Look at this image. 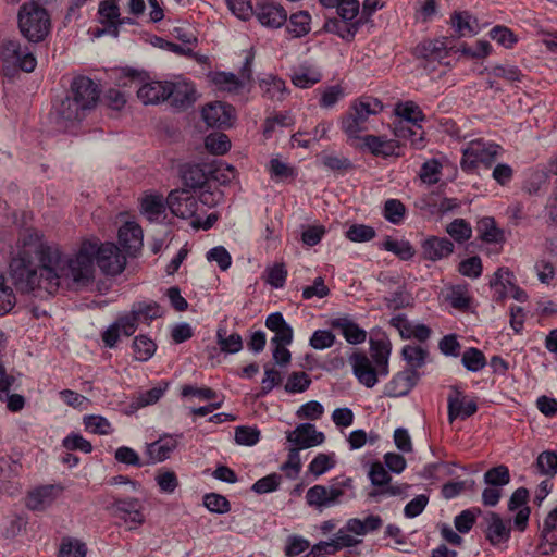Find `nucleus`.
Masks as SVG:
<instances>
[{
    "label": "nucleus",
    "instance_id": "obj_1",
    "mask_svg": "<svg viewBox=\"0 0 557 557\" xmlns=\"http://www.w3.org/2000/svg\"><path fill=\"white\" fill-rule=\"evenodd\" d=\"M95 261L104 274L117 275L126 264L125 257L113 243L98 245L84 242L78 251L69 257L54 244L38 240L34 249L26 247L10 262V276L23 293L54 295L63 283L85 286L94 278Z\"/></svg>",
    "mask_w": 557,
    "mask_h": 557
},
{
    "label": "nucleus",
    "instance_id": "obj_2",
    "mask_svg": "<svg viewBox=\"0 0 557 557\" xmlns=\"http://www.w3.org/2000/svg\"><path fill=\"white\" fill-rule=\"evenodd\" d=\"M18 28L30 42L42 41L50 32V16L45 8L35 1L23 3L17 14Z\"/></svg>",
    "mask_w": 557,
    "mask_h": 557
},
{
    "label": "nucleus",
    "instance_id": "obj_3",
    "mask_svg": "<svg viewBox=\"0 0 557 557\" xmlns=\"http://www.w3.org/2000/svg\"><path fill=\"white\" fill-rule=\"evenodd\" d=\"M383 110V104L375 98H361L354 102L349 111L343 116L341 127L350 139H359V134L367 131V122L371 115Z\"/></svg>",
    "mask_w": 557,
    "mask_h": 557
},
{
    "label": "nucleus",
    "instance_id": "obj_4",
    "mask_svg": "<svg viewBox=\"0 0 557 557\" xmlns=\"http://www.w3.org/2000/svg\"><path fill=\"white\" fill-rule=\"evenodd\" d=\"M354 484L351 478H337L329 485L317 484L306 493V502L310 507L324 509L342 503L348 492L352 494Z\"/></svg>",
    "mask_w": 557,
    "mask_h": 557
},
{
    "label": "nucleus",
    "instance_id": "obj_5",
    "mask_svg": "<svg viewBox=\"0 0 557 557\" xmlns=\"http://www.w3.org/2000/svg\"><path fill=\"white\" fill-rule=\"evenodd\" d=\"M0 61L8 76L18 70L30 73L37 65L33 50L16 39L7 40L1 45Z\"/></svg>",
    "mask_w": 557,
    "mask_h": 557
},
{
    "label": "nucleus",
    "instance_id": "obj_6",
    "mask_svg": "<svg viewBox=\"0 0 557 557\" xmlns=\"http://www.w3.org/2000/svg\"><path fill=\"white\" fill-rule=\"evenodd\" d=\"M500 151L502 147L497 144L482 139L472 140L462 149L461 169L470 172L481 164L490 168L496 161Z\"/></svg>",
    "mask_w": 557,
    "mask_h": 557
},
{
    "label": "nucleus",
    "instance_id": "obj_7",
    "mask_svg": "<svg viewBox=\"0 0 557 557\" xmlns=\"http://www.w3.org/2000/svg\"><path fill=\"white\" fill-rule=\"evenodd\" d=\"M69 96L75 99L87 112L92 110L100 96L98 85L87 76L75 77L70 87Z\"/></svg>",
    "mask_w": 557,
    "mask_h": 557
},
{
    "label": "nucleus",
    "instance_id": "obj_8",
    "mask_svg": "<svg viewBox=\"0 0 557 557\" xmlns=\"http://www.w3.org/2000/svg\"><path fill=\"white\" fill-rule=\"evenodd\" d=\"M252 81L251 59L246 58L244 66L240 72V77L233 73L218 72L213 75L212 82L214 85L225 91L238 94Z\"/></svg>",
    "mask_w": 557,
    "mask_h": 557
},
{
    "label": "nucleus",
    "instance_id": "obj_9",
    "mask_svg": "<svg viewBox=\"0 0 557 557\" xmlns=\"http://www.w3.org/2000/svg\"><path fill=\"white\" fill-rule=\"evenodd\" d=\"M286 440L298 450L321 445L325 441L323 432L317 431L311 423H300L286 433Z\"/></svg>",
    "mask_w": 557,
    "mask_h": 557
},
{
    "label": "nucleus",
    "instance_id": "obj_10",
    "mask_svg": "<svg viewBox=\"0 0 557 557\" xmlns=\"http://www.w3.org/2000/svg\"><path fill=\"white\" fill-rule=\"evenodd\" d=\"M166 205L174 215L182 219H191L198 211V199L186 189L172 190Z\"/></svg>",
    "mask_w": 557,
    "mask_h": 557
},
{
    "label": "nucleus",
    "instance_id": "obj_11",
    "mask_svg": "<svg viewBox=\"0 0 557 557\" xmlns=\"http://www.w3.org/2000/svg\"><path fill=\"white\" fill-rule=\"evenodd\" d=\"M138 321L132 311L121 314L102 334V341L107 347L113 348L121 334L131 336L135 333Z\"/></svg>",
    "mask_w": 557,
    "mask_h": 557
},
{
    "label": "nucleus",
    "instance_id": "obj_12",
    "mask_svg": "<svg viewBox=\"0 0 557 557\" xmlns=\"http://www.w3.org/2000/svg\"><path fill=\"white\" fill-rule=\"evenodd\" d=\"M202 117L211 127H230L235 120V109L224 102H213L202 109Z\"/></svg>",
    "mask_w": 557,
    "mask_h": 557
},
{
    "label": "nucleus",
    "instance_id": "obj_13",
    "mask_svg": "<svg viewBox=\"0 0 557 557\" xmlns=\"http://www.w3.org/2000/svg\"><path fill=\"white\" fill-rule=\"evenodd\" d=\"M115 516L127 523L129 529H136L145 521L141 512L143 506L137 498L128 497L124 499H115L113 503Z\"/></svg>",
    "mask_w": 557,
    "mask_h": 557
},
{
    "label": "nucleus",
    "instance_id": "obj_14",
    "mask_svg": "<svg viewBox=\"0 0 557 557\" xmlns=\"http://www.w3.org/2000/svg\"><path fill=\"white\" fill-rule=\"evenodd\" d=\"M180 435L164 434L159 440L146 445V455L148 457L147 465L162 462L170 458L171 454L176 449Z\"/></svg>",
    "mask_w": 557,
    "mask_h": 557
},
{
    "label": "nucleus",
    "instance_id": "obj_15",
    "mask_svg": "<svg viewBox=\"0 0 557 557\" xmlns=\"http://www.w3.org/2000/svg\"><path fill=\"white\" fill-rule=\"evenodd\" d=\"M253 14L262 26L271 29L281 28L287 22L286 10L274 2L258 4Z\"/></svg>",
    "mask_w": 557,
    "mask_h": 557
},
{
    "label": "nucleus",
    "instance_id": "obj_16",
    "mask_svg": "<svg viewBox=\"0 0 557 557\" xmlns=\"http://www.w3.org/2000/svg\"><path fill=\"white\" fill-rule=\"evenodd\" d=\"M54 112L57 123L63 128L82 121L87 114V111L69 95L54 106Z\"/></svg>",
    "mask_w": 557,
    "mask_h": 557
},
{
    "label": "nucleus",
    "instance_id": "obj_17",
    "mask_svg": "<svg viewBox=\"0 0 557 557\" xmlns=\"http://www.w3.org/2000/svg\"><path fill=\"white\" fill-rule=\"evenodd\" d=\"M349 363L360 384L371 388L377 383L376 370L366 354L354 352L349 357Z\"/></svg>",
    "mask_w": 557,
    "mask_h": 557
},
{
    "label": "nucleus",
    "instance_id": "obj_18",
    "mask_svg": "<svg viewBox=\"0 0 557 557\" xmlns=\"http://www.w3.org/2000/svg\"><path fill=\"white\" fill-rule=\"evenodd\" d=\"M422 257L425 260L438 261L454 252V244L446 237L429 236L421 243Z\"/></svg>",
    "mask_w": 557,
    "mask_h": 557
},
{
    "label": "nucleus",
    "instance_id": "obj_19",
    "mask_svg": "<svg viewBox=\"0 0 557 557\" xmlns=\"http://www.w3.org/2000/svg\"><path fill=\"white\" fill-rule=\"evenodd\" d=\"M119 244L123 250L135 256L143 248V230L135 222H126L119 230Z\"/></svg>",
    "mask_w": 557,
    "mask_h": 557
},
{
    "label": "nucleus",
    "instance_id": "obj_20",
    "mask_svg": "<svg viewBox=\"0 0 557 557\" xmlns=\"http://www.w3.org/2000/svg\"><path fill=\"white\" fill-rule=\"evenodd\" d=\"M169 99L176 109H186L196 101V90L193 84L177 82L168 84Z\"/></svg>",
    "mask_w": 557,
    "mask_h": 557
},
{
    "label": "nucleus",
    "instance_id": "obj_21",
    "mask_svg": "<svg viewBox=\"0 0 557 557\" xmlns=\"http://www.w3.org/2000/svg\"><path fill=\"white\" fill-rule=\"evenodd\" d=\"M169 82L152 81L143 84L137 90L138 99L145 104H157L169 99Z\"/></svg>",
    "mask_w": 557,
    "mask_h": 557
},
{
    "label": "nucleus",
    "instance_id": "obj_22",
    "mask_svg": "<svg viewBox=\"0 0 557 557\" xmlns=\"http://www.w3.org/2000/svg\"><path fill=\"white\" fill-rule=\"evenodd\" d=\"M419 379L418 372L401 371L386 385V395L389 397L406 396L416 386Z\"/></svg>",
    "mask_w": 557,
    "mask_h": 557
},
{
    "label": "nucleus",
    "instance_id": "obj_23",
    "mask_svg": "<svg viewBox=\"0 0 557 557\" xmlns=\"http://www.w3.org/2000/svg\"><path fill=\"white\" fill-rule=\"evenodd\" d=\"M210 178V165L186 164L182 168V180L190 189H201Z\"/></svg>",
    "mask_w": 557,
    "mask_h": 557
},
{
    "label": "nucleus",
    "instance_id": "obj_24",
    "mask_svg": "<svg viewBox=\"0 0 557 557\" xmlns=\"http://www.w3.org/2000/svg\"><path fill=\"white\" fill-rule=\"evenodd\" d=\"M333 329L339 330L344 338L352 345L361 344L367 338V332L355 323L348 315L331 320Z\"/></svg>",
    "mask_w": 557,
    "mask_h": 557
},
{
    "label": "nucleus",
    "instance_id": "obj_25",
    "mask_svg": "<svg viewBox=\"0 0 557 557\" xmlns=\"http://www.w3.org/2000/svg\"><path fill=\"white\" fill-rule=\"evenodd\" d=\"M61 490L54 485L37 487L28 494L26 505L30 510H44L54 502L57 493Z\"/></svg>",
    "mask_w": 557,
    "mask_h": 557
},
{
    "label": "nucleus",
    "instance_id": "obj_26",
    "mask_svg": "<svg viewBox=\"0 0 557 557\" xmlns=\"http://www.w3.org/2000/svg\"><path fill=\"white\" fill-rule=\"evenodd\" d=\"M99 15H100V22L102 24H108L109 29H101L98 30L97 35L100 36L104 33H109L113 35L114 37H117L119 35V25L124 24V21L120 20V9L116 3L110 2L108 0L102 1L99 4Z\"/></svg>",
    "mask_w": 557,
    "mask_h": 557
},
{
    "label": "nucleus",
    "instance_id": "obj_27",
    "mask_svg": "<svg viewBox=\"0 0 557 557\" xmlns=\"http://www.w3.org/2000/svg\"><path fill=\"white\" fill-rule=\"evenodd\" d=\"M362 141V149H367L373 156L391 157L395 154L397 145L392 139L382 136L366 135L359 138Z\"/></svg>",
    "mask_w": 557,
    "mask_h": 557
},
{
    "label": "nucleus",
    "instance_id": "obj_28",
    "mask_svg": "<svg viewBox=\"0 0 557 557\" xmlns=\"http://www.w3.org/2000/svg\"><path fill=\"white\" fill-rule=\"evenodd\" d=\"M478 411L474 400H466L460 395L448 397V420L450 423L457 418L467 419Z\"/></svg>",
    "mask_w": 557,
    "mask_h": 557
},
{
    "label": "nucleus",
    "instance_id": "obj_29",
    "mask_svg": "<svg viewBox=\"0 0 557 557\" xmlns=\"http://www.w3.org/2000/svg\"><path fill=\"white\" fill-rule=\"evenodd\" d=\"M166 202L160 195H147L141 200V213L149 222H160L165 218Z\"/></svg>",
    "mask_w": 557,
    "mask_h": 557
},
{
    "label": "nucleus",
    "instance_id": "obj_30",
    "mask_svg": "<svg viewBox=\"0 0 557 557\" xmlns=\"http://www.w3.org/2000/svg\"><path fill=\"white\" fill-rule=\"evenodd\" d=\"M132 313L138 321V323L149 324L152 320H156L163 314L162 307L153 300L134 302L131 308Z\"/></svg>",
    "mask_w": 557,
    "mask_h": 557
},
{
    "label": "nucleus",
    "instance_id": "obj_31",
    "mask_svg": "<svg viewBox=\"0 0 557 557\" xmlns=\"http://www.w3.org/2000/svg\"><path fill=\"white\" fill-rule=\"evenodd\" d=\"M401 357L408 367L405 371L418 372L425 364L429 351L421 346L408 344L403 347Z\"/></svg>",
    "mask_w": 557,
    "mask_h": 557
},
{
    "label": "nucleus",
    "instance_id": "obj_32",
    "mask_svg": "<svg viewBox=\"0 0 557 557\" xmlns=\"http://www.w3.org/2000/svg\"><path fill=\"white\" fill-rule=\"evenodd\" d=\"M395 114L400 117L399 122L410 123L414 127L420 128V123L425 120L420 107L413 101H405L397 103L395 107Z\"/></svg>",
    "mask_w": 557,
    "mask_h": 557
},
{
    "label": "nucleus",
    "instance_id": "obj_33",
    "mask_svg": "<svg viewBox=\"0 0 557 557\" xmlns=\"http://www.w3.org/2000/svg\"><path fill=\"white\" fill-rule=\"evenodd\" d=\"M487 523L486 537L491 544L496 545L509 539L510 530L496 512L488 513Z\"/></svg>",
    "mask_w": 557,
    "mask_h": 557
},
{
    "label": "nucleus",
    "instance_id": "obj_34",
    "mask_svg": "<svg viewBox=\"0 0 557 557\" xmlns=\"http://www.w3.org/2000/svg\"><path fill=\"white\" fill-rule=\"evenodd\" d=\"M476 230L479 237L485 243H503L505 242L504 231L496 226V222L492 216H484L478 222Z\"/></svg>",
    "mask_w": 557,
    "mask_h": 557
},
{
    "label": "nucleus",
    "instance_id": "obj_35",
    "mask_svg": "<svg viewBox=\"0 0 557 557\" xmlns=\"http://www.w3.org/2000/svg\"><path fill=\"white\" fill-rule=\"evenodd\" d=\"M259 86L263 96L272 100H283L286 92L285 82L274 75H267L261 78Z\"/></svg>",
    "mask_w": 557,
    "mask_h": 557
},
{
    "label": "nucleus",
    "instance_id": "obj_36",
    "mask_svg": "<svg viewBox=\"0 0 557 557\" xmlns=\"http://www.w3.org/2000/svg\"><path fill=\"white\" fill-rule=\"evenodd\" d=\"M310 14L306 11H299L290 15L286 29L293 38H300L310 32Z\"/></svg>",
    "mask_w": 557,
    "mask_h": 557
},
{
    "label": "nucleus",
    "instance_id": "obj_37",
    "mask_svg": "<svg viewBox=\"0 0 557 557\" xmlns=\"http://www.w3.org/2000/svg\"><path fill=\"white\" fill-rule=\"evenodd\" d=\"M512 273L505 268H499L490 281L491 287L495 290L496 300H502L507 296L508 286L513 287L511 281Z\"/></svg>",
    "mask_w": 557,
    "mask_h": 557
},
{
    "label": "nucleus",
    "instance_id": "obj_38",
    "mask_svg": "<svg viewBox=\"0 0 557 557\" xmlns=\"http://www.w3.org/2000/svg\"><path fill=\"white\" fill-rule=\"evenodd\" d=\"M380 248L393 252L399 259L405 261L410 260L416 252L409 242L393 239L391 236H386V238L380 244Z\"/></svg>",
    "mask_w": 557,
    "mask_h": 557
},
{
    "label": "nucleus",
    "instance_id": "obj_39",
    "mask_svg": "<svg viewBox=\"0 0 557 557\" xmlns=\"http://www.w3.org/2000/svg\"><path fill=\"white\" fill-rule=\"evenodd\" d=\"M359 24V22L349 23L342 20L332 18L325 23V28L327 32L336 34L342 39L350 41L356 36Z\"/></svg>",
    "mask_w": 557,
    "mask_h": 557
},
{
    "label": "nucleus",
    "instance_id": "obj_40",
    "mask_svg": "<svg viewBox=\"0 0 557 557\" xmlns=\"http://www.w3.org/2000/svg\"><path fill=\"white\" fill-rule=\"evenodd\" d=\"M394 135L399 139L410 140L411 144L417 148L422 147L423 131L421 125L420 128L418 129V127H414L410 123L398 122L395 124Z\"/></svg>",
    "mask_w": 557,
    "mask_h": 557
},
{
    "label": "nucleus",
    "instance_id": "obj_41",
    "mask_svg": "<svg viewBox=\"0 0 557 557\" xmlns=\"http://www.w3.org/2000/svg\"><path fill=\"white\" fill-rule=\"evenodd\" d=\"M156 349V343L146 335H138L133 341L135 359L138 361H148L154 355Z\"/></svg>",
    "mask_w": 557,
    "mask_h": 557
},
{
    "label": "nucleus",
    "instance_id": "obj_42",
    "mask_svg": "<svg viewBox=\"0 0 557 557\" xmlns=\"http://www.w3.org/2000/svg\"><path fill=\"white\" fill-rule=\"evenodd\" d=\"M216 342L223 352L236 354L243 348V339L238 333H232L226 336V330L219 327L216 331Z\"/></svg>",
    "mask_w": 557,
    "mask_h": 557
},
{
    "label": "nucleus",
    "instance_id": "obj_43",
    "mask_svg": "<svg viewBox=\"0 0 557 557\" xmlns=\"http://www.w3.org/2000/svg\"><path fill=\"white\" fill-rule=\"evenodd\" d=\"M461 363L468 371L478 372L486 366V358L480 349L471 347L462 354Z\"/></svg>",
    "mask_w": 557,
    "mask_h": 557
},
{
    "label": "nucleus",
    "instance_id": "obj_44",
    "mask_svg": "<svg viewBox=\"0 0 557 557\" xmlns=\"http://www.w3.org/2000/svg\"><path fill=\"white\" fill-rule=\"evenodd\" d=\"M441 171V162L434 158L429 159L421 165L419 177L423 183L434 185L440 181Z\"/></svg>",
    "mask_w": 557,
    "mask_h": 557
},
{
    "label": "nucleus",
    "instance_id": "obj_45",
    "mask_svg": "<svg viewBox=\"0 0 557 557\" xmlns=\"http://www.w3.org/2000/svg\"><path fill=\"white\" fill-rule=\"evenodd\" d=\"M86 544L77 539L66 537L62 540L59 548V557H85Z\"/></svg>",
    "mask_w": 557,
    "mask_h": 557
},
{
    "label": "nucleus",
    "instance_id": "obj_46",
    "mask_svg": "<svg viewBox=\"0 0 557 557\" xmlns=\"http://www.w3.org/2000/svg\"><path fill=\"white\" fill-rule=\"evenodd\" d=\"M446 232L457 243H465L472 236V227L465 219H455L446 226Z\"/></svg>",
    "mask_w": 557,
    "mask_h": 557
},
{
    "label": "nucleus",
    "instance_id": "obj_47",
    "mask_svg": "<svg viewBox=\"0 0 557 557\" xmlns=\"http://www.w3.org/2000/svg\"><path fill=\"white\" fill-rule=\"evenodd\" d=\"M206 148L214 154H224L231 148V141L227 135L223 133H213L205 139Z\"/></svg>",
    "mask_w": 557,
    "mask_h": 557
},
{
    "label": "nucleus",
    "instance_id": "obj_48",
    "mask_svg": "<svg viewBox=\"0 0 557 557\" xmlns=\"http://www.w3.org/2000/svg\"><path fill=\"white\" fill-rule=\"evenodd\" d=\"M406 207L398 199H388L384 203L383 215L384 218L393 223L400 224L405 218Z\"/></svg>",
    "mask_w": 557,
    "mask_h": 557
},
{
    "label": "nucleus",
    "instance_id": "obj_49",
    "mask_svg": "<svg viewBox=\"0 0 557 557\" xmlns=\"http://www.w3.org/2000/svg\"><path fill=\"white\" fill-rule=\"evenodd\" d=\"M484 482L487 485L502 487L510 482L509 470L506 466L500 465L487 470L484 474Z\"/></svg>",
    "mask_w": 557,
    "mask_h": 557
},
{
    "label": "nucleus",
    "instance_id": "obj_50",
    "mask_svg": "<svg viewBox=\"0 0 557 557\" xmlns=\"http://www.w3.org/2000/svg\"><path fill=\"white\" fill-rule=\"evenodd\" d=\"M203 506L211 512L223 515L231 510V504L226 497L218 493H208L203 496Z\"/></svg>",
    "mask_w": 557,
    "mask_h": 557
},
{
    "label": "nucleus",
    "instance_id": "obj_51",
    "mask_svg": "<svg viewBox=\"0 0 557 557\" xmlns=\"http://www.w3.org/2000/svg\"><path fill=\"white\" fill-rule=\"evenodd\" d=\"M210 177L221 185L231 183L236 177V169L225 162L210 165Z\"/></svg>",
    "mask_w": 557,
    "mask_h": 557
},
{
    "label": "nucleus",
    "instance_id": "obj_52",
    "mask_svg": "<svg viewBox=\"0 0 557 557\" xmlns=\"http://www.w3.org/2000/svg\"><path fill=\"white\" fill-rule=\"evenodd\" d=\"M448 300L453 308L467 310L471 302V296L467 285L454 286L448 295Z\"/></svg>",
    "mask_w": 557,
    "mask_h": 557
},
{
    "label": "nucleus",
    "instance_id": "obj_53",
    "mask_svg": "<svg viewBox=\"0 0 557 557\" xmlns=\"http://www.w3.org/2000/svg\"><path fill=\"white\" fill-rule=\"evenodd\" d=\"M84 425L87 431L99 434L107 435L112 433L111 423L102 416L89 414L84 417Z\"/></svg>",
    "mask_w": 557,
    "mask_h": 557
},
{
    "label": "nucleus",
    "instance_id": "obj_54",
    "mask_svg": "<svg viewBox=\"0 0 557 557\" xmlns=\"http://www.w3.org/2000/svg\"><path fill=\"white\" fill-rule=\"evenodd\" d=\"M282 483V475L278 473H271L256 481L251 491L256 494H267L276 491Z\"/></svg>",
    "mask_w": 557,
    "mask_h": 557
},
{
    "label": "nucleus",
    "instance_id": "obj_55",
    "mask_svg": "<svg viewBox=\"0 0 557 557\" xmlns=\"http://www.w3.org/2000/svg\"><path fill=\"white\" fill-rule=\"evenodd\" d=\"M335 466L333 455L320 453L310 462L308 469L315 478L323 475Z\"/></svg>",
    "mask_w": 557,
    "mask_h": 557
},
{
    "label": "nucleus",
    "instance_id": "obj_56",
    "mask_svg": "<svg viewBox=\"0 0 557 557\" xmlns=\"http://www.w3.org/2000/svg\"><path fill=\"white\" fill-rule=\"evenodd\" d=\"M370 350L375 364H386L391 355V343L387 339H372Z\"/></svg>",
    "mask_w": 557,
    "mask_h": 557
},
{
    "label": "nucleus",
    "instance_id": "obj_57",
    "mask_svg": "<svg viewBox=\"0 0 557 557\" xmlns=\"http://www.w3.org/2000/svg\"><path fill=\"white\" fill-rule=\"evenodd\" d=\"M336 337L330 330H317L312 333L309 345L315 350H323L335 344Z\"/></svg>",
    "mask_w": 557,
    "mask_h": 557
},
{
    "label": "nucleus",
    "instance_id": "obj_58",
    "mask_svg": "<svg viewBox=\"0 0 557 557\" xmlns=\"http://www.w3.org/2000/svg\"><path fill=\"white\" fill-rule=\"evenodd\" d=\"M346 237L355 243L369 242L375 237V230L369 225L354 224L347 230Z\"/></svg>",
    "mask_w": 557,
    "mask_h": 557
},
{
    "label": "nucleus",
    "instance_id": "obj_59",
    "mask_svg": "<svg viewBox=\"0 0 557 557\" xmlns=\"http://www.w3.org/2000/svg\"><path fill=\"white\" fill-rule=\"evenodd\" d=\"M488 73L495 77H500L511 83L520 82L523 76L520 69L511 64L495 65L488 70Z\"/></svg>",
    "mask_w": 557,
    "mask_h": 557
},
{
    "label": "nucleus",
    "instance_id": "obj_60",
    "mask_svg": "<svg viewBox=\"0 0 557 557\" xmlns=\"http://www.w3.org/2000/svg\"><path fill=\"white\" fill-rule=\"evenodd\" d=\"M260 440V431L256 426H237L235 429V441L239 445L252 446Z\"/></svg>",
    "mask_w": 557,
    "mask_h": 557
},
{
    "label": "nucleus",
    "instance_id": "obj_61",
    "mask_svg": "<svg viewBox=\"0 0 557 557\" xmlns=\"http://www.w3.org/2000/svg\"><path fill=\"white\" fill-rule=\"evenodd\" d=\"M536 465L542 474L554 476L557 473V454L550 450L541 453Z\"/></svg>",
    "mask_w": 557,
    "mask_h": 557
},
{
    "label": "nucleus",
    "instance_id": "obj_62",
    "mask_svg": "<svg viewBox=\"0 0 557 557\" xmlns=\"http://www.w3.org/2000/svg\"><path fill=\"white\" fill-rule=\"evenodd\" d=\"M335 8L341 20L349 23H355L360 10L358 0H341Z\"/></svg>",
    "mask_w": 557,
    "mask_h": 557
},
{
    "label": "nucleus",
    "instance_id": "obj_63",
    "mask_svg": "<svg viewBox=\"0 0 557 557\" xmlns=\"http://www.w3.org/2000/svg\"><path fill=\"white\" fill-rule=\"evenodd\" d=\"M311 383L308 374L306 372H293L285 385V391L288 393H302L305 392Z\"/></svg>",
    "mask_w": 557,
    "mask_h": 557
},
{
    "label": "nucleus",
    "instance_id": "obj_64",
    "mask_svg": "<svg viewBox=\"0 0 557 557\" xmlns=\"http://www.w3.org/2000/svg\"><path fill=\"white\" fill-rule=\"evenodd\" d=\"M321 73L310 69H304L293 76V83L299 88H309L321 81Z\"/></svg>",
    "mask_w": 557,
    "mask_h": 557
}]
</instances>
